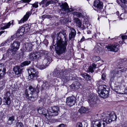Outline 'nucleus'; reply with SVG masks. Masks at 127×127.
<instances>
[{"label": "nucleus", "instance_id": "e2e57ef3", "mask_svg": "<svg viewBox=\"0 0 127 127\" xmlns=\"http://www.w3.org/2000/svg\"><path fill=\"white\" fill-rule=\"evenodd\" d=\"M11 24L12 25H13L14 24L13 23V20H12L11 21Z\"/></svg>", "mask_w": 127, "mask_h": 127}, {"label": "nucleus", "instance_id": "864d4df0", "mask_svg": "<svg viewBox=\"0 0 127 127\" xmlns=\"http://www.w3.org/2000/svg\"><path fill=\"white\" fill-rule=\"evenodd\" d=\"M122 39H127V36L126 35H122L121 36Z\"/></svg>", "mask_w": 127, "mask_h": 127}, {"label": "nucleus", "instance_id": "09e8293b", "mask_svg": "<svg viewBox=\"0 0 127 127\" xmlns=\"http://www.w3.org/2000/svg\"><path fill=\"white\" fill-rule=\"evenodd\" d=\"M31 0H22L20 1L21 2H27L29 3L30 2Z\"/></svg>", "mask_w": 127, "mask_h": 127}, {"label": "nucleus", "instance_id": "ddd939ff", "mask_svg": "<svg viewBox=\"0 0 127 127\" xmlns=\"http://www.w3.org/2000/svg\"><path fill=\"white\" fill-rule=\"evenodd\" d=\"M119 44H118L116 43L114 44L108 45L106 47L108 51L116 52L119 49Z\"/></svg>", "mask_w": 127, "mask_h": 127}, {"label": "nucleus", "instance_id": "58836bf2", "mask_svg": "<svg viewBox=\"0 0 127 127\" xmlns=\"http://www.w3.org/2000/svg\"><path fill=\"white\" fill-rule=\"evenodd\" d=\"M93 59L94 62H96L99 61L100 59V58L98 56H94L93 57Z\"/></svg>", "mask_w": 127, "mask_h": 127}, {"label": "nucleus", "instance_id": "f3484780", "mask_svg": "<svg viewBox=\"0 0 127 127\" xmlns=\"http://www.w3.org/2000/svg\"><path fill=\"white\" fill-rule=\"evenodd\" d=\"M32 13L31 11L27 12L26 15L24 16L23 18L21 20L18 21V24H20L22 23H24L25 22L27 21Z\"/></svg>", "mask_w": 127, "mask_h": 127}, {"label": "nucleus", "instance_id": "0e129e2a", "mask_svg": "<svg viewBox=\"0 0 127 127\" xmlns=\"http://www.w3.org/2000/svg\"><path fill=\"white\" fill-rule=\"evenodd\" d=\"M125 94H127V90L125 91Z\"/></svg>", "mask_w": 127, "mask_h": 127}, {"label": "nucleus", "instance_id": "6ab92c4d", "mask_svg": "<svg viewBox=\"0 0 127 127\" xmlns=\"http://www.w3.org/2000/svg\"><path fill=\"white\" fill-rule=\"evenodd\" d=\"M54 1L51 0H43L39 4H42V6L45 7L48 6L50 4L53 3Z\"/></svg>", "mask_w": 127, "mask_h": 127}, {"label": "nucleus", "instance_id": "423d86ee", "mask_svg": "<svg viewBox=\"0 0 127 127\" xmlns=\"http://www.w3.org/2000/svg\"><path fill=\"white\" fill-rule=\"evenodd\" d=\"M20 45V43L19 42L14 41L11 44L7 53L11 55H15L18 50Z\"/></svg>", "mask_w": 127, "mask_h": 127}, {"label": "nucleus", "instance_id": "e433bc0d", "mask_svg": "<svg viewBox=\"0 0 127 127\" xmlns=\"http://www.w3.org/2000/svg\"><path fill=\"white\" fill-rule=\"evenodd\" d=\"M31 25H29L28 24H27L25 25V27H24L25 30L26 32H28L29 31L30 29Z\"/></svg>", "mask_w": 127, "mask_h": 127}, {"label": "nucleus", "instance_id": "f704fd0d", "mask_svg": "<svg viewBox=\"0 0 127 127\" xmlns=\"http://www.w3.org/2000/svg\"><path fill=\"white\" fill-rule=\"evenodd\" d=\"M31 62L30 61H25L23 62L20 65L22 68L24 66L28 65L31 63Z\"/></svg>", "mask_w": 127, "mask_h": 127}, {"label": "nucleus", "instance_id": "39448f33", "mask_svg": "<svg viewBox=\"0 0 127 127\" xmlns=\"http://www.w3.org/2000/svg\"><path fill=\"white\" fill-rule=\"evenodd\" d=\"M109 91L108 88L105 85H100L98 87V95L101 97L106 98L108 96Z\"/></svg>", "mask_w": 127, "mask_h": 127}, {"label": "nucleus", "instance_id": "79ce46f5", "mask_svg": "<svg viewBox=\"0 0 127 127\" xmlns=\"http://www.w3.org/2000/svg\"><path fill=\"white\" fill-rule=\"evenodd\" d=\"M90 38H88L87 39H85V38L84 36H83L81 39V40L80 41V42H82L84 41H85L86 43L87 41L88 40H90Z\"/></svg>", "mask_w": 127, "mask_h": 127}, {"label": "nucleus", "instance_id": "a18cd8bd", "mask_svg": "<svg viewBox=\"0 0 127 127\" xmlns=\"http://www.w3.org/2000/svg\"><path fill=\"white\" fill-rule=\"evenodd\" d=\"M38 2H36L35 3L32 4V6L33 7H35V8H37L38 7Z\"/></svg>", "mask_w": 127, "mask_h": 127}, {"label": "nucleus", "instance_id": "a878e982", "mask_svg": "<svg viewBox=\"0 0 127 127\" xmlns=\"http://www.w3.org/2000/svg\"><path fill=\"white\" fill-rule=\"evenodd\" d=\"M126 70L125 69H123L122 70H119V71H113L111 73V75L112 78H111L112 79V78H113L115 77L117 74H118L119 72L120 71L121 72H123L124 71H125Z\"/></svg>", "mask_w": 127, "mask_h": 127}, {"label": "nucleus", "instance_id": "20e7f679", "mask_svg": "<svg viewBox=\"0 0 127 127\" xmlns=\"http://www.w3.org/2000/svg\"><path fill=\"white\" fill-rule=\"evenodd\" d=\"M101 120H99L96 121H99L102 122L101 125L102 124L103 127H105L106 124H108L112 121L115 120L117 119V116L114 112H112L110 114L103 113L101 117Z\"/></svg>", "mask_w": 127, "mask_h": 127}, {"label": "nucleus", "instance_id": "4be33fe9", "mask_svg": "<svg viewBox=\"0 0 127 127\" xmlns=\"http://www.w3.org/2000/svg\"><path fill=\"white\" fill-rule=\"evenodd\" d=\"M6 69L3 66H0V79L2 78L5 74Z\"/></svg>", "mask_w": 127, "mask_h": 127}, {"label": "nucleus", "instance_id": "052dcab7", "mask_svg": "<svg viewBox=\"0 0 127 127\" xmlns=\"http://www.w3.org/2000/svg\"><path fill=\"white\" fill-rule=\"evenodd\" d=\"M36 44H37V45L39 43L38 42V41L37 40H36Z\"/></svg>", "mask_w": 127, "mask_h": 127}, {"label": "nucleus", "instance_id": "13d9d810", "mask_svg": "<svg viewBox=\"0 0 127 127\" xmlns=\"http://www.w3.org/2000/svg\"><path fill=\"white\" fill-rule=\"evenodd\" d=\"M36 79H37V80L38 81V82H40L41 80V78H37Z\"/></svg>", "mask_w": 127, "mask_h": 127}, {"label": "nucleus", "instance_id": "6e6552de", "mask_svg": "<svg viewBox=\"0 0 127 127\" xmlns=\"http://www.w3.org/2000/svg\"><path fill=\"white\" fill-rule=\"evenodd\" d=\"M103 3L99 0H96L94 1L93 8L95 10L97 11L100 15L104 14V11L103 8Z\"/></svg>", "mask_w": 127, "mask_h": 127}, {"label": "nucleus", "instance_id": "c85d7f7f", "mask_svg": "<svg viewBox=\"0 0 127 127\" xmlns=\"http://www.w3.org/2000/svg\"><path fill=\"white\" fill-rule=\"evenodd\" d=\"M96 45L97 47H95L94 49L96 53L100 54L101 53L100 50L101 48L99 46V45H101V44L100 43H98Z\"/></svg>", "mask_w": 127, "mask_h": 127}, {"label": "nucleus", "instance_id": "f03ea898", "mask_svg": "<svg viewBox=\"0 0 127 127\" xmlns=\"http://www.w3.org/2000/svg\"><path fill=\"white\" fill-rule=\"evenodd\" d=\"M52 74L53 75V76L55 77L60 78L64 83L69 80H73V79L72 75L68 74L66 71L59 70L57 69H55Z\"/></svg>", "mask_w": 127, "mask_h": 127}, {"label": "nucleus", "instance_id": "9b49d317", "mask_svg": "<svg viewBox=\"0 0 127 127\" xmlns=\"http://www.w3.org/2000/svg\"><path fill=\"white\" fill-rule=\"evenodd\" d=\"M41 52H36L31 53L29 55L28 59L31 61H34L40 57Z\"/></svg>", "mask_w": 127, "mask_h": 127}, {"label": "nucleus", "instance_id": "72a5a7b5", "mask_svg": "<svg viewBox=\"0 0 127 127\" xmlns=\"http://www.w3.org/2000/svg\"><path fill=\"white\" fill-rule=\"evenodd\" d=\"M87 111L86 108L82 106L78 110L79 112L81 114L85 113Z\"/></svg>", "mask_w": 127, "mask_h": 127}, {"label": "nucleus", "instance_id": "ea45409f", "mask_svg": "<svg viewBox=\"0 0 127 127\" xmlns=\"http://www.w3.org/2000/svg\"><path fill=\"white\" fill-rule=\"evenodd\" d=\"M43 86H44L46 87H48L50 86L49 84H48L47 82L46 81H44L43 82Z\"/></svg>", "mask_w": 127, "mask_h": 127}, {"label": "nucleus", "instance_id": "412c9836", "mask_svg": "<svg viewBox=\"0 0 127 127\" xmlns=\"http://www.w3.org/2000/svg\"><path fill=\"white\" fill-rule=\"evenodd\" d=\"M58 4L60 7L65 11L68 9L69 6L68 4L66 2L64 3H63L62 2L61 3H59Z\"/></svg>", "mask_w": 127, "mask_h": 127}, {"label": "nucleus", "instance_id": "4c0bfd02", "mask_svg": "<svg viewBox=\"0 0 127 127\" xmlns=\"http://www.w3.org/2000/svg\"><path fill=\"white\" fill-rule=\"evenodd\" d=\"M25 28H24V27H22L20 28V29L18 30L20 33H21V34L23 35L24 34V32H25Z\"/></svg>", "mask_w": 127, "mask_h": 127}, {"label": "nucleus", "instance_id": "c756f323", "mask_svg": "<svg viewBox=\"0 0 127 127\" xmlns=\"http://www.w3.org/2000/svg\"><path fill=\"white\" fill-rule=\"evenodd\" d=\"M82 77L87 81H89L91 80L92 78L87 73H85L81 74Z\"/></svg>", "mask_w": 127, "mask_h": 127}, {"label": "nucleus", "instance_id": "774afa93", "mask_svg": "<svg viewBox=\"0 0 127 127\" xmlns=\"http://www.w3.org/2000/svg\"><path fill=\"white\" fill-rule=\"evenodd\" d=\"M53 120V122L54 121H54V122H56V121H58L57 119H56V120H55V119H54Z\"/></svg>", "mask_w": 127, "mask_h": 127}, {"label": "nucleus", "instance_id": "393cba45", "mask_svg": "<svg viewBox=\"0 0 127 127\" xmlns=\"http://www.w3.org/2000/svg\"><path fill=\"white\" fill-rule=\"evenodd\" d=\"M74 15H76V16L79 18H84L85 17L84 14L80 12H74L72 13Z\"/></svg>", "mask_w": 127, "mask_h": 127}, {"label": "nucleus", "instance_id": "6e6d98bb", "mask_svg": "<svg viewBox=\"0 0 127 127\" xmlns=\"http://www.w3.org/2000/svg\"><path fill=\"white\" fill-rule=\"evenodd\" d=\"M67 10H68V12H70L73 11L74 10V9L73 8H68V9Z\"/></svg>", "mask_w": 127, "mask_h": 127}, {"label": "nucleus", "instance_id": "a211bd4d", "mask_svg": "<svg viewBox=\"0 0 127 127\" xmlns=\"http://www.w3.org/2000/svg\"><path fill=\"white\" fill-rule=\"evenodd\" d=\"M71 32L69 33V39H74L76 34V32L75 30L73 28H71L70 29Z\"/></svg>", "mask_w": 127, "mask_h": 127}, {"label": "nucleus", "instance_id": "7c9ffc66", "mask_svg": "<svg viewBox=\"0 0 127 127\" xmlns=\"http://www.w3.org/2000/svg\"><path fill=\"white\" fill-rule=\"evenodd\" d=\"M6 82L5 80L0 81V90H2L5 88V83Z\"/></svg>", "mask_w": 127, "mask_h": 127}, {"label": "nucleus", "instance_id": "5701e85b", "mask_svg": "<svg viewBox=\"0 0 127 127\" xmlns=\"http://www.w3.org/2000/svg\"><path fill=\"white\" fill-rule=\"evenodd\" d=\"M3 102L4 105H9L11 103V100L10 97H4Z\"/></svg>", "mask_w": 127, "mask_h": 127}, {"label": "nucleus", "instance_id": "bf43d9fd", "mask_svg": "<svg viewBox=\"0 0 127 127\" xmlns=\"http://www.w3.org/2000/svg\"><path fill=\"white\" fill-rule=\"evenodd\" d=\"M5 31H2L0 32V36L3 33H4Z\"/></svg>", "mask_w": 127, "mask_h": 127}, {"label": "nucleus", "instance_id": "0eeeda50", "mask_svg": "<svg viewBox=\"0 0 127 127\" xmlns=\"http://www.w3.org/2000/svg\"><path fill=\"white\" fill-rule=\"evenodd\" d=\"M27 71L29 74L28 79L32 81L35 80L39 76V72L34 68L30 67Z\"/></svg>", "mask_w": 127, "mask_h": 127}, {"label": "nucleus", "instance_id": "a19ab883", "mask_svg": "<svg viewBox=\"0 0 127 127\" xmlns=\"http://www.w3.org/2000/svg\"><path fill=\"white\" fill-rule=\"evenodd\" d=\"M23 34H21V33H20L18 31H17V32L16 35L17 37H21L23 35Z\"/></svg>", "mask_w": 127, "mask_h": 127}, {"label": "nucleus", "instance_id": "bb28decb", "mask_svg": "<svg viewBox=\"0 0 127 127\" xmlns=\"http://www.w3.org/2000/svg\"><path fill=\"white\" fill-rule=\"evenodd\" d=\"M96 65L94 63H93L90 65L89 68V71L92 73L94 72V69L96 68Z\"/></svg>", "mask_w": 127, "mask_h": 127}, {"label": "nucleus", "instance_id": "5fc2aeb1", "mask_svg": "<svg viewBox=\"0 0 127 127\" xmlns=\"http://www.w3.org/2000/svg\"><path fill=\"white\" fill-rule=\"evenodd\" d=\"M65 125L63 124H61L58 126V127H65Z\"/></svg>", "mask_w": 127, "mask_h": 127}, {"label": "nucleus", "instance_id": "1a4fd4ad", "mask_svg": "<svg viewBox=\"0 0 127 127\" xmlns=\"http://www.w3.org/2000/svg\"><path fill=\"white\" fill-rule=\"evenodd\" d=\"M41 52L40 57L42 56H43L45 58L43 60L44 63H46V65L49 64L52 62L51 58L48 56V55L49 53L48 51L44 50L43 51H39V52Z\"/></svg>", "mask_w": 127, "mask_h": 127}, {"label": "nucleus", "instance_id": "7ed1b4c3", "mask_svg": "<svg viewBox=\"0 0 127 127\" xmlns=\"http://www.w3.org/2000/svg\"><path fill=\"white\" fill-rule=\"evenodd\" d=\"M39 90L38 85L36 88L31 86L29 87V90H26L25 94L26 98L32 101H34L37 99L38 94Z\"/></svg>", "mask_w": 127, "mask_h": 127}, {"label": "nucleus", "instance_id": "473e14b6", "mask_svg": "<svg viewBox=\"0 0 127 127\" xmlns=\"http://www.w3.org/2000/svg\"><path fill=\"white\" fill-rule=\"evenodd\" d=\"M11 21L7 23H5L3 24L4 26L1 27V29L4 30L6 29L9 28L11 25Z\"/></svg>", "mask_w": 127, "mask_h": 127}, {"label": "nucleus", "instance_id": "de8ad7c7", "mask_svg": "<svg viewBox=\"0 0 127 127\" xmlns=\"http://www.w3.org/2000/svg\"><path fill=\"white\" fill-rule=\"evenodd\" d=\"M105 75L104 74H103L101 76V79L102 80H105Z\"/></svg>", "mask_w": 127, "mask_h": 127}, {"label": "nucleus", "instance_id": "f8f14e48", "mask_svg": "<svg viewBox=\"0 0 127 127\" xmlns=\"http://www.w3.org/2000/svg\"><path fill=\"white\" fill-rule=\"evenodd\" d=\"M76 102V98L73 96L69 97L66 99V104L70 107L74 105Z\"/></svg>", "mask_w": 127, "mask_h": 127}, {"label": "nucleus", "instance_id": "603ef678", "mask_svg": "<svg viewBox=\"0 0 127 127\" xmlns=\"http://www.w3.org/2000/svg\"><path fill=\"white\" fill-rule=\"evenodd\" d=\"M46 16V18L48 19H50L51 18L53 17V15H47V16Z\"/></svg>", "mask_w": 127, "mask_h": 127}, {"label": "nucleus", "instance_id": "37998d69", "mask_svg": "<svg viewBox=\"0 0 127 127\" xmlns=\"http://www.w3.org/2000/svg\"><path fill=\"white\" fill-rule=\"evenodd\" d=\"M82 125L81 122L77 123L76 125V127H82Z\"/></svg>", "mask_w": 127, "mask_h": 127}, {"label": "nucleus", "instance_id": "4468645a", "mask_svg": "<svg viewBox=\"0 0 127 127\" xmlns=\"http://www.w3.org/2000/svg\"><path fill=\"white\" fill-rule=\"evenodd\" d=\"M23 68H21V65L15 66L13 68V70L17 75L19 76L22 72Z\"/></svg>", "mask_w": 127, "mask_h": 127}, {"label": "nucleus", "instance_id": "c9c22d12", "mask_svg": "<svg viewBox=\"0 0 127 127\" xmlns=\"http://www.w3.org/2000/svg\"><path fill=\"white\" fill-rule=\"evenodd\" d=\"M45 64V65H39L38 67L40 69H43L45 68H46L47 66H48V64L46 65V63H44Z\"/></svg>", "mask_w": 127, "mask_h": 127}, {"label": "nucleus", "instance_id": "2eb2a0df", "mask_svg": "<svg viewBox=\"0 0 127 127\" xmlns=\"http://www.w3.org/2000/svg\"><path fill=\"white\" fill-rule=\"evenodd\" d=\"M32 44L26 43L24 46L23 49L24 51L29 52L32 50Z\"/></svg>", "mask_w": 127, "mask_h": 127}, {"label": "nucleus", "instance_id": "b1692460", "mask_svg": "<svg viewBox=\"0 0 127 127\" xmlns=\"http://www.w3.org/2000/svg\"><path fill=\"white\" fill-rule=\"evenodd\" d=\"M15 120V116H12L10 117L7 122V124L8 125H10L13 123V122Z\"/></svg>", "mask_w": 127, "mask_h": 127}, {"label": "nucleus", "instance_id": "69168bd1", "mask_svg": "<svg viewBox=\"0 0 127 127\" xmlns=\"http://www.w3.org/2000/svg\"><path fill=\"white\" fill-rule=\"evenodd\" d=\"M83 29H86V28L85 26H83V28H82Z\"/></svg>", "mask_w": 127, "mask_h": 127}, {"label": "nucleus", "instance_id": "338daca9", "mask_svg": "<svg viewBox=\"0 0 127 127\" xmlns=\"http://www.w3.org/2000/svg\"><path fill=\"white\" fill-rule=\"evenodd\" d=\"M87 32H88V33H89L91 32L89 30L87 31Z\"/></svg>", "mask_w": 127, "mask_h": 127}, {"label": "nucleus", "instance_id": "680f3d73", "mask_svg": "<svg viewBox=\"0 0 127 127\" xmlns=\"http://www.w3.org/2000/svg\"><path fill=\"white\" fill-rule=\"evenodd\" d=\"M117 2L119 4H120V2L119 1V0H116Z\"/></svg>", "mask_w": 127, "mask_h": 127}, {"label": "nucleus", "instance_id": "9d476101", "mask_svg": "<svg viewBox=\"0 0 127 127\" xmlns=\"http://www.w3.org/2000/svg\"><path fill=\"white\" fill-rule=\"evenodd\" d=\"M48 114L51 116H56L58 115L59 108L57 106L50 107L49 108Z\"/></svg>", "mask_w": 127, "mask_h": 127}, {"label": "nucleus", "instance_id": "f257e3e1", "mask_svg": "<svg viewBox=\"0 0 127 127\" xmlns=\"http://www.w3.org/2000/svg\"><path fill=\"white\" fill-rule=\"evenodd\" d=\"M53 41H55L56 42L55 46L56 53L58 55H60L66 52L67 40L66 38V33L64 32H59Z\"/></svg>", "mask_w": 127, "mask_h": 127}, {"label": "nucleus", "instance_id": "cd10ccee", "mask_svg": "<svg viewBox=\"0 0 127 127\" xmlns=\"http://www.w3.org/2000/svg\"><path fill=\"white\" fill-rule=\"evenodd\" d=\"M14 36H11L6 41H5L4 42L2 43L1 44V46H5L6 45L5 44H6V43H7V42L9 43L11 42L14 40Z\"/></svg>", "mask_w": 127, "mask_h": 127}, {"label": "nucleus", "instance_id": "4d7b16f0", "mask_svg": "<svg viewBox=\"0 0 127 127\" xmlns=\"http://www.w3.org/2000/svg\"><path fill=\"white\" fill-rule=\"evenodd\" d=\"M46 16H47V15H43L41 16V18L42 19V20L43 21L44 19L45 18H46Z\"/></svg>", "mask_w": 127, "mask_h": 127}, {"label": "nucleus", "instance_id": "aec40b11", "mask_svg": "<svg viewBox=\"0 0 127 127\" xmlns=\"http://www.w3.org/2000/svg\"><path fill=\"white\" fill-rule=\"evenodd\" d=\"M102 122H100L99 121H93L91 122V127H100L101 124Z\"/></svg>", "mask_w": 127, "mask_h": 127}, {"label": "nucleus", "instance_id": "c03bdc74", "mask_svg": "<svg viewBox=\"0 0 127 127\" xmlns=\"http://www.w3.org/2000/svg\"><path fill=\"white\" fill-rule=\"evenodd\" d=\"M23 126L22 123L21 122H18L17 125V127H23Z\"/></svg>", "mask_w": 127, "mask_h": 127}, {"label": "nucleus", "instance_id": "3c124183", "mask_svg": "<svg viewBox=\"0 0 127 127\" xmlns=\"http://www.w3.org/2000/svg\"><path fill=\"white\" fill-rule=\"evenodd\" d=\"M126 59H122V60H120L119 59V60H118L117 61V63H119V62L121 61L122 62H125L126 60ZM120 63H121L120 62Z\"/></svg>", "mask_w": 127, "mask_h": 127}, {"label": "nucleus", "instance_id": "dca6fc26", "mask_svg": "<svg viewBox=\"0 0 127 127\" xmlns=\"http://www.w3.org/2000/svg\"><path fill=\"white\" fill-rule=\"evenodd\" d=\"M96 99L95 98V97L92 95L88 98V102L91 106L93 107L97 103Z\"/></svg>", "mask_w": 127, "mask_h": 127}, {"label": "nucleus", "instance_id": "49530a36", "mask_svg": "<svg viewBox=\"0 0 127 127\" xmlns=\"http://www.w3.org/2000/svg\"><path fill=\"white\" fill-rule=\"evenodd\" d=\"M77 84V86L75 84H73L72 85V86H74V87L76 88H79V86L80 85V84L79 83H76Z\"/></svg>", "mask_w": 127, "mask_h": 127}, {"label": "nucleus", "instance_id": "8fccbe9b", "mask_svg": "<svg viewBox=\"0 0 127 127\" xmlns=\"http://www.w3.org/2000/svg\"><path fill=\"white\" fill-rule=\"evenodd\" d=\"M10 96V94L9 92H7L6 94L5 97H9V96Z\"/></svg>", "mask_w": 127, "mask_h": 127}, {"label": "nucleus", "instance_id": "2f4dec72", "mask_svg": "<svg viewBox=\"0 0 127 127\" xmlns=\"http://www.w3.org/2000/svg\"><path fill=\"white\" fill-rule=\"evenodd\" d=\"M74 21L77 24V26L79 28L81 26L82 23L81 20L77 18H75L74 19Z\"/></svg>", "mask_w": 127, "mask_h": 127}]
</instances>
